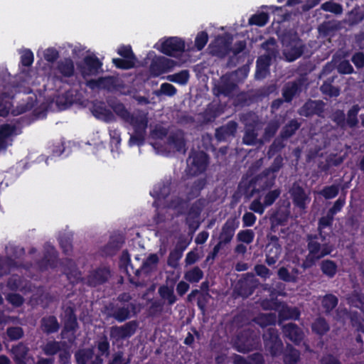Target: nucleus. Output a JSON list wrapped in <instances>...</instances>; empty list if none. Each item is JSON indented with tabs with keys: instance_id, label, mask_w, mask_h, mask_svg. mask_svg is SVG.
<instances>
[{
	"instance_id": "nucleus-1",
	"label": "nucleus",
	"mask_w": 364,
	"mask_h": 364,
	"mask_svg": "<svg viewBox=\"0 0 364 364\" xmlns=\"http://www.w3.org/2000/svg\"><path fill=\"white\" fill-rule=\"evenodd\" d=\"M325 239L321 232L319 234H308L306 235V248L308 255L304 259L301 267L308 269L316 265V262L331 254L334 247L332 245L321 242Z\"/></svg>"
},
{
	"instance_id": "nucleus-2",
	"label": "nucleus",
	"mask_w": 364,
	"mask_h": 364,
	"mask_svg": "<svg viewBox=\"0 0 364 364\" xmlns=\"http://www.w3.org/2000/svg\"><path fill=\"white\" fill-rule=\"evenodd\" d=\"M131 296L125 293L117 296V302H109L105 306V313L107 318L114 319L118 323H123L135 315L136 306L129 303Z\"/></svg>"
},
{
	"instance_id": "nucleus-3",
	"label": "nucleus",
	"mask_w": 364,
	"mask_h": 364,
	"mask_svg": "<svg viewBox=\"0 0 364 364\" xmlns=\"http://www.w3.org/2000/svg\"><path fill=\"white\" fill-rule=\"evenodd\" d=\"M259 345V336L250 328L240 331L234 342L235 348L243 353L257 349Z\"/></svg>"
},
{
	"instance_id": "nucleus-4",
	"label": "nucleus",
	"mask_w": 364,
	"mask_h": 364,
	"mask_svg": "<svg viewBox=\"0 0 364 364\" xmlns=\"http://www.w3.org/2000/svg\"><path fill=\"white\" fill-rule=\"evenodd\" d=\"M120 262L124 266L127 274L130 276L129 273L128 267H130L134 274L139 277L141 273H144L146 275L149 274L156 267L159 258L155 253L150 254L143 262L142 264L139 269L134 271V267L131 263L130 256L127 250H124L120 258Z\"/></svg>"
},
{
	"instance_id": "nucleus-5",
	"label": "nucleus",
	"mask_w": 364,
	"mask_h": 364,
	"mask_svg": "<svg viewBox=\"0 0 364 364\" xmlns=\"http://www.w3.org/2000/svg\"><path fill=\"white\" fill-rule=\"evenodd\" d=\"M209 162L208 155L203 151L191 150L187 159V172L192 176L204 173Z\"/></svg>"
},
{
	"instance_id": "nucleus-6",
	"label": "nucleus",
	"mask_w": 364,
	"mask_h": 364,
	"mask_svg": "<svg viewBox=\"0 0 364 364\" xmlns=\"http://www.w3.org/2000/svg\"><path fill=\"white\" fill-rule=\"evenodd\" d=\"M276 178L277 175H273L264 168L250 179L248 186L252 188V191L250 196L271 189L275 184Z\"/></svg>"
},
{
	"instance_id": "nucleus-7",
	"label": "nucleus",
	"mask_w": 364,
	"mask_h": 364,
	"mask_svg": "<svg viewBox=\"0 0 364 364\" xmlns=\"http://www.w3.org/2000/svg\"><path fill=\"white\" fill-rule=\"evenodd\" d=\"M160 41L161 44H156L154 48L167 56L176 57L185 50V41L181 38L168 37L161 39Z\"/></svg>"
},
{
	"instance_id": "nucleus-8",
	"label": "nucleus",
	"mask_w": 364,
	"mask_h": 364,
	"mask_svg": "<svg viewBox=\"0 0 364 364\" xmlns=\"http://www.w3.org/2000/svg\"><path fill=\"white\" fill-rule=\"evenodd\" d=\"M205 200L203 198L197 199L193 202L186 213L185 223L187 225L189 232L194 233L200 227V222L199 220L200 214L205 206Z\"/></svg>"
},
{
	"instance_id": "nucleus-9",
	"label": "nucleus",
	"mask_w": 364,
	"mask_h": 364,
	"mask_svg": "<svg viewBox=\"0 0 364 364\" xmlns=\"http://www.w3.org/2000/svg\"><path fill=\"white\" fill-rule=\"evenodd\" d=\"M264 348L273 357L280 355L283 351V343L275 328H269L263 334Z\"/></svg>"
},
{
	"instance_id": "nucleus-10",
	"label": "nucleus",
	"mask_w": 364,
	"mask_h": 364,
	"mask_svg": "<svg viewBox=\"0 0 364 364\" xmlns=\"http://www.w3.org/2000/svg\"><path fill=\"white\" fill-rule=\"evenodd\" d=\"M232 38L230 36H218L208 46L209 53L219 58H225L231 51Z\"/></svg>"
},
{
	"instance_id": "nucleus-11",
	"label": "nucleus",
	"mask_w": 364,
	"mask_h": 364,
	"mask_svg": "<svg viewBox=\"0 0 364 364\" xmlns=\"http://www.w3.org/2000/svg\"><path fill=\"white\" fill-rule=\"evenodd\" d=\"M139 328L136 320L129 321L122 326H113L110 328L109 336L116 342L131 338Z\"/></svg>"
},
{
	"instance_id": "nucleus-12",
	"label": "nucleus",
	"mask_w": 364,
	"mask_h": 364,
	"mask_svg": "<svg viewBox=\"0 0 364 364\" xmlns=\"http://www.w3.org/2000/svg\"><path fill=\"white\" fill-rule=\"evenodd\" d=\"M87 85L92 89L98 88L108 92L117 91L123 87L118 77L111 75L90 80L87 82Z\"/></svg>"
},
{
	"instance_id": "nucleus-13",
	"label": "nucleus",
	"mask_w": 364,
	"mask_h": 364,
	"mask_svg": "<svg viewBox=\"0 0 364 364\" xmlns=\"http://www.w3.org/2000/svg\"><path fill=\"white\" fill-rule=\"evenodd\" d=\"M306 46L296 33L289 36V41L285 50V57L289 62L299 58L304 53Z\"/></svg>"
},
{
	"instance_id": "nucleus-14",
	"label": "nucleus",
	"mask_w": 364,
	"mask_h": 364,
	"mask_svg": "<svg viewBox=\"0 0 364 364\" xmlns=\"http://www.w3.org/2000/svg\"><path fill=\"white\" fill-rule=\"evenodd\" d=\"M102 63L95 55H86L82 62L78 65L80 73L84 77L97 75L102 70Z\"/></svg>"
},
{
	"instance_id": "nucleus-15",
	"label": "nucleus",
	"mask_w": 364,
	"mask_h": 364,
	"mask_svg": "<svg viewBox=\"0 0 364 364\" xmlns=\"http://www.w3.org/2000/svg\"><path fill=\"white\" fill-rule=\"evenodd\" d=\"M111 277V271L108 267H99L90 272L87 277V286L97 287L108 282Z\"/></svg>"
},
{
	"instance_id": "nucleus-16",
	"label": "nucleus",
	"mask_w": 364,
	"mask_h": 364,
	"mask_svg": "<svg viewBox=\"0 0 364 364\" xmlns=\"http://www.w3.org/2000/svg\"><path fill=\"white\" fill-rule=\"evenodd\" d=\"M295 207L301 210L306 209L311 198L306 193L304 188L296 181L294 182L289 191Z\"/></svg>"
},
{
	"instance_id": "nucleus-17",
	"label": "nucleus",
	"mask_w": 364,
	"mask_h": 364,
	"mask_svg": "<svg viewBox=\"0 0 364 364\" xmlns=\"http://www.w3.org/2000/svg\"><path fill=\"white\" fill-rule=\"evenodd\" d=\"M176 63L164 56H158L154 58L150 65V72L154 76L170 72L176 66Z\"/></svg>"
},
{
	"instance_id": "nucleus-18",
	"label": "nucleus",
	"mask_w": 364,
	"mask_h": 364,
	"mask_svg": "<svg viewBox=\"0 0 364 364\" xmlns=\"http://www.w3.org/2000/svg\"><path fill=\"white\" fill-rule=\"evenodd\" d=\"M304 82V78L299 77L285 84L282 92L284 101L291 102L295 96L299 95L302 92Z\"/></svg>"
},
{
	"instance_id": "nucleus-19",
	"label": "nucleus",
	"mask_w": 364,
	"mask_h": 364,
	"mask_svg": "<svg viewBox=\"0 0 364 364\" xmlns=\"http://www.w3.org/2000/svg\"><path fill=\"white\" fill-rule=\"evenodd\" d=\"M325 103L322 100H308L301 107L299 114L306 117L314 115L322 116L324 112Z\"/></svg>"
},
{
	"instance_id": "nucleus-20",
	"label": "nucleus",
	"mask_w": 364,
	"mask_h": 364,
	"mask_svg": "<svg viewBox=\"0 0 364 364\" xmlns=\"http://www.w3.org/2000/svg\"><path fill=\"white\" fill-rule=\"evenodd\" d=\"M240 222L237 218H229L223 224L218 239L225 244L231 242L235 230L239 228Z\"/></svg>"
},
{
	"instance_id": "nucleus-21",
	"label": "nucleus",
	"mask_w": 364,
	"mask_h": 364,
	"mask_svg": "<svg viewBox=\"0 0 364 364\" xmlns=\"http://www.w3.org/2000/svg\"><path fill=\"white\" fill-rule=\"evenodd\" d=\"M238 124L231 120L215 129V136L218 141H226L235 136Z\"/></svg>"
},
{
	"instance_id": "nucleus-22",
	"label": "nucleus",
	"mask_w": 364,
	"mask_h": 364,
	"mask_svg": "<svg viewBox=\"0 0 364 364\" xmlns=\"http://www.w3.org/2000/svg\"><path fill=\"white\" fill-rule=\"evenodd\" d=\"M79 328L75 309L73 306H67L65 309L64 326L61 331L62 338L66 333H75Z\"/></svg>"
},
{
	"instance_id": "nucleus-23",
	"label": "nucleus",
	"mask_w": 364,
	"mask_h": 364,
	"mask_svg": "<svg viewBox=\"0 0 364 364\" xmlns=\"http://www.w3.org/2000/svg\"><path fill=\"white\" fill-rule=\"evenodd\" d=\"M282 331L284 336L295 345H299L304 339L302 329L294 323H289L283 326Z\"/></svg>"
},
{
	"instance_id": "nucleus-24",
	"label": "nucleus",
	"mask_w": 364,
	"mask_h": 364,
	"mask_svg": "<svg viewBox=\"0 0 364 364\" xmlns=\"http://www.w3.org/2000/svg\"><path fill=\"white\" fill-rule=\"evenodd\" d=\"M206 185L207 179L205 178H200L195 180L191 183L186 184V200L190 201L199 197L202 190L204 189Z\"/></svg>"
},
{
	"instance_id": "nucleus-25",
	"label": "nucleus",
	"mask_w": 364,
	"mask_h": 364,
	"mask_svg": "<svg viewBox=\"0 0 364 364\" xmlns=\"http://www.w3.org/2000/svg\"><path fill=\"white\" fill-rule=\"evenodd\" d=\"M167 143L172 146L178 152L185 153L186 151L185 134L181 129H177L171 132L167 138Z\"/></svg>"
},
{
	"instance_id": "nucleus-26",
	"label": "nucleus",
	"mask_w": 364,
	"mask_h": 364,
	"mask_svg": "<svg viewBox=\"0 0 364 364\" xmlns=\"http://www.w3.org/2000/svg\"><path fill=\"white\" fill-rule=\"evenodd\" d=\"M272 56L263 55L259 56L256 61L255 78L257 80L264 79L269 73Z\"/></svg>"
},
{
	"instance_id": "nucleus-27",
	"label": "nucleus",
	"mask_w": 364,
	"mask_h": 364,
	"mask_svg": "<svg viewBox=\"0 0 364 364\" xmlns=\"http://www.w3.org/2000/svg\"><path fill=\"white\" fill-rule=\"evenodd\" d=\"M41 330L46 335L57 333L60 325L55 316L48 315L43 316L40 321Z\"/></svg>"
},
{
	"instance_id": "nucleus-28",
	"label": "nucleus",
	"mask_w": 364,
	"mask_h": 364,
	"mask_svg": "<svg viewBox=\"0 0 364 364\" xmlns=\"http://www.w3.org/2000/svg\"><path fill=\"white\" fill-rule=\"evenodd\" d=\"M57 265L58 252L53 247L44 253L43 257L38 262V266L42 270H45L48 268L54 269Z\"/></svg>"
},
{
	"instance_id": "nucleus-29",
	"label": "nucleus",
	"mask_w": 364,
	"mask_h": 364,
	"mask_svg": "<svg viewBox=\"0 0 364 364\" xmlns=\"http://www.w3.org/2000/svg\"><path fill=\"white\" fill-rule=\"evenodd\" d=\"M171 193V183L168 181L161 182L154 186L152 191L150 192L151 196L155 198L153 205L155 206L156 200L166 199Z\"/></svg>"
},
{
	"instance_id": "nucleus-30",
	"label": "nucleus",
	"mask_w": 364,
	"mask_h": 364,
	"mask_svg": "<svg viewBox=\"0 0 364 364\" xmlns=\"http://www.w3.org/2000/svg\"><path fill=\"white\" fill-rule=\"evenodd\" d=\"M127 122L132 126L134 132H140L142 133L146 132L149 122L146 114H142L135 115L132 114Z\"/></svg>"
},
{
	"instance_id": "nucleus-31",
	"label": "nucleus",
	"mask_w": 364,
	"mask_h": 364,
	"mask_svg": "<svg viewBox=\"0 0 364 364\" xmlns=\"http://www.w3.org/2000/svg\"><path fill=\"white\" fill-rule=\"evenodd\" d=\"M56 70L62 77H73L75 74L74 63L70 58H64L57 63Z\"/></svg>"
},
{
	"instance_id": "nucleus-32",
	"label": "nucleus",
	"mask_w": 364,
	"mask_h": 364,
	"mask_svg": "<svg viewBox=\"0 0 364 364\" xmlns=\"http://www.w3.org/2000/svg\"><path fill=\"white\" fill-rule=\"evenodd\" d=\"M237 88V85L229 77H222L221 82L216 87V95L230 96Z\"/></svg>"
},
{
	"instance_id": "nucleus-33",
	"label": "nucleus",
	"mask_w": 364,
	"mask_h": 364,
	"mask_svg": "<svg viewBox=\"0 0 364 364\" xmlns=\"http://www.w3.org/2000/svg\"><path fill=\"white\" fill-rule=\"evenodd\" d=\"M28 348L23 343L14 346L11 353L14 355V360L16 364H26V360L28 353Z\"/></svg>"
},
{
	"instance_id": "nucleus-34",
	"label": "nucleus",
	"mask_w": 364,
	"mask_h": 364,
	"mask_svg": "<svg viewBox=\"0 0 364 364\" xmlns=\"http://www.w3.org/2000/svg\"><path fill=\"white\" fill-rule=\"evenodd\" d=\"M255 290L254 283L248 279L240 280L236 287L235 291L237 294L243 298H247L251 296Z\"/></svg>"
},
{
	"instance_id": "nucleus-35",
	"label": "nucleus",
	"mask_w": 364,
	"mask_h": 364,
	"mask_svg": "<svg viewBox=\"0 0 364 364\" xmlns=\"http://www.w3.org/2000/svg\"><path fill=\"white\" fill-rule=\"evenodd\" d=\"M301 123L296 119L289 120L282 129L279 133V137L282 139L287 140L300 128Z\"/></svg>"
},
{
	"instance_id": "nucleus-36",
	"label": "nucleus",
	"mask_w": 364,
	"mask_h": 364,
	"mask_svg": "<svg viewBox=\"0 0 364 364\" xmlns=\"http://www.w3.org/2000/svg\"><path fill=\"white\" fill-rule=\"evenodd\" d=\"M63 347H67L65 341L53 340L48 341L43 346L42 350L46 355L53 356L58 354Z\"/></svg>"
},
{
	"instance_id": "nucleus-37",
	"label": "nucleus",
	"mask_w": 364,
	"mask_h": 364,
	"mask_svg": "<svg viewBox=\"0 0 364 364\" xmlns=\"http://www.w3.org/2000/svg\"><path fill=\"white\" fill-rule=\"evenodd\" d=\"M268 243L266 245V255L279 257L282 253V245L277 235H268Z\"/></svg>"
},
{
	"instance_id": "nucleus-38",
	"label": "nucleus",
	"mask_w": 364,
	"mask_h": 364,
	"mask_svg": "<svg viewBox=\"0 0 364 364\" xmlns=\"http://www.w3.org/2000/svg\"><path fill=\"white\" fill-rule=\"evenodd\" d=\"M330 330V326L324 317L316 318L311 323V331L315 334L323 336Z\"/></svg>"
},
{
	"instance_id": "nucleus-39",
	"label": "nucleus",
	"mask_w": 364,
	"mask_h": 364,
	"mask_svg": "<svg viewBox=\"0 0 364 364\" xmlns=\"http://www.w3.org/2000/svg\"><path fill=\"white\" fill-rule=\"evenodd\" d=\"M124 243L122 236H112L108 243L105 246V252L109 255H114L119 251Z\"/></svg>"
},
{
	"instance_id": "nucleus-40",
	"label": "nucleus",
	"mask_w": 364,
	"mask_h": 364,
	"mask_svg": "<svg viewBox=\"0 0 364 364\" xmlns=\"http://www.w3.org/2000/svg\"><path fill=\"white\" fill-rule=\"evenodd\" d=\"M264 359L259 353H255L250 355L247 358L236 355L234 359V364H264Z\"/></svg>"
},
{
	"instance_id": "nucleus-41",
	"label": "nucleus",
	"mask_w": 364,
	"mask_h": 364,
	"mask_svg": "<svg viewBox=\"0 0 364 364\" xmlns=\"http://www.w3.org/2000/svg\"><path fill=\"white\" fill-rule=\"evenodd\" d=\"M158 293L162 299L166 300L168 304L172 306L177 301L174 294L173 286L161 285L159 287Z\"/></svg>"
},
{
	"instance_id": "nucleus-42",
	"label": "nucleus",
	"mask_w": 364,
	"mask_h": 364,
	"mask_svg": "<svg viewBox=\"0 0 364 364\" xmlns=\"http://www.w3.org/2000/svg\"><path fill=\"white\" fill-rule=\"evenodd\" d=\"M320 269L325 276L331 279L335 277L338 270V265L336 262L331 259H323L320 263Z\"/></svg>"
},
{
	"instance_id": "nucleus-43",
	"label": "nucleus",
	"mask_w": 364,
	"mask_h": 364,
	"mask_svg": "<svg viewBox=\"0 0 364 364\" xmlns=\"http://www.w3.org/2000/svg\"><path fill=\"white\" fill-rule=\"evenodd\" d=\"M300 311L296 307L283 306L279 311V318L280 321L289 319L297 320L299 318Z\"/></svg>"
},
{
	"instance_id": "nucleus-44",
	"label": "nucleus",
	"mask_w": 364,
	"mask_h": 364,
	"mask_svg": "<svg viewBox=\"0 0 364 364\" xmlns=\"http://www.w3.org/2000/svg\"><path fill=\"white\" fill-rule=\"evenodd\" d=\"M255 321L259 326L264 328L269 326L274 325L277 321L275 314H260L255 318Z\"/></svg>"
},
{
	"instance_id": "nucleus-45",
	"label": "nucleus",
	"mask_w": 364,
	"mask_h": 364,
	"mask_svg": "<svg viewBox=\"0 0 364 364\" xmlns=\"http://www.w3.org/2000/svg\"><path fill=\"white\" fill-rule=\"evenodd\" d=\"M364 19V11L360 7L353 8L348 14V23L350 26H355Z\"/></svg>"
},
{
	"instance_id": "nucleus-46",
	"label": "nucleus",
	"mask_w": 364,
	"mask_h": 364,
	"mask_svg": "<svg viewBox=\"0 0 364 364\" xmlns=\"http://www.w3.org/2000/svg\"><path fill=\"white\" fill-rule=\"evenodd\" d=\"M287 350L284 353L283 360L285 364H296L300 358V352L291 346H287Z\"/></svg>"
},
{
	"instance_id": "nucleus-47",
	"label": "nucleus",
	"mask_w": 364,
	"mask_h": 364,
	"mask_svg": "<svg viewBox=\"0 0 364 364\" xmlns=\"http://www.w3.org/2000/svg\"><path fill=\"white\" fill-rule=\"evenodd\" d=\"M321 92L330 97H337L340 95V89L332 85V80H326L320 87Z\"/></svg>"
},
{
	"instance_id": "nucleus-48",
	"label": "nucleus",
	"mask_w": 364,
	"mask_h": 364,
	"mask_svg": "<svg viewBox=\"0 0 364 364\" xmlns=\"http://www.w3.org/2000/svg\"><path fill=\"white\" fill-rule=\"evenodd\" d=\"M18 267L17 262L11 257H1L0 256V275L3 273L7 274L11 269Z\"/></svg>"
},
{
	"instance_id": "nucleus-49",
	"label": "nucleus",
	"mask_w": 364,
	"mask_h": 364,
	"mask_svg": "<svg viewBox=\"0 0 364 364\" xmlns=\"http://www.w3.org/2000/svg\"><path fill=\"white\" fill-rule=\"evenodd\" d=\"M61 265L64 269V273L67 274L68 277H70V276L76 277L80 274V272L77 270L75 262L72 259L65 258L63 259Z\"/></svg>"
},
{
	"instance_id": "nucleus-50",
	"label": "nucleus",
	"mask_w": 364,
	"mask_h": 364,
	"mask_svg": "<svg viewBox=\"0 0 364 364\" xmlns=\"http://www.w3.org/2000/svg\"><path fill=\"white\" fill-rule=\"evenodd\" d=\"M59 245L65 255H71L73 250V236L63 235L59 238Z\"/></svg>"
},
{
	"instance_id": "nucleus-51",
	"label": "nucleus",
	"mask_w": 364,
	"mask_h": 364,
	"mask_svg": "<svg viewBox=\"0 0 364 364\" xmlns=\"http://www.w3.org/2000/svg\"><path fill=\"white\" fill-rule=\"evenodd\" d=\"M338 303V298L332 294H326L321 300V305L326 313L333 311L337 306Z\"/></svg>"
},
{
	"instance_id": "nucleus-52",
	"label": "nucleus",
	"mask_w": 364,
	"mask_h": 364,
	"mask_svg": "<svg viewBox=\"0 0 364 364\" xmlns=\"http://www.w3.org/2000/svg\"><path fill=\"white\" fill-rule=\"evenodd\" d=\"M6 287L13 291H22L23 289L22 277L18 274H12L7 280Z\"/></svg>"
},
{
	"instance_id": "nucleus-53",
	"label": "nucleus",
	"mask_w": 364,
	"mask_h": 364,
	"mask_svg": "<svg viewBox=\"0 0 364 364\" xmlns=\"http://www.w3.org/2000/svg\"><path fill=\"white\" fill-rule=\"evenodd\" d=\"M189 77V71L188 70H183L178 73L168 75L167 79L172 82L179 85H186L188 82Z\"/></svg>"
},
{
	"instance_id": "nucleus-54",
	"label": "nucleus",
	"mask_w": 364,
	"mask_h": 364,
	"mask_svg": "<svg viewBox=\"0 0 364 364\" xmlns=\"http://www.w3.org/2000/svg\"><path fill=\"white\" fill-rule=\"evenodd\" d=\"M348 304L355 308L363 311L364 308V294L361 292L354 291L348 299Z\"/></svg>"
},
{
	"instance_id": "nucleus-55",
	"label": "nucleus",
	"mask_w": 364,
	"mask_h": 364,
	"mask_svg": "<svg viewBox=\"0 0 364 364\" xmlns=\"http://www.w3.org/2000/svg\"><path fill=\"white\" fill-rule=\"evenodd\" d=\"M203 272L198 267H194L186 272L184 278L191 283H197L203 279Z\"/></svg>"
},
{
	"instance_id": "nucleus-56",
	"label": "nucleus",
	"mask_w": 364,
	"mask_h": 364,
	"mask_svg": "<svg viewBox=\"0 0 364 364\" xmlns=\"http://www.w3.org/2000/svg\"><path fill=\"white\" fill-rule=\"evenodd\" d=\"M360 109V108L358 105H354L348 111L346 123L349 127L353 128L358 125V114Z\"/></svg>"
},
{
	"instance_id": "nucleus-57",
	"label": "nucleus",
	"mask_w": 364,
	"mask_h": 364,
	"mask_svg": "<svg viewBox=\"0 0 364 364\" xmlns=\"http://www.w3.org/2000/svg\"><path fill=\"white\" fill-rule=\"evenodd\" d=\"M284 140V139H282L279 136V138H277L273 141L272 144L269 146L267 153V156L268 159L274 157L277 154L279 153L282 150V149L285 146Z\"/></svg>"
},
{
	"instance_id": "nucleus-58",
	"label": "nucleus",
	"mask_w": 364,
	"mask_h": 364,
	"mask_svg": "<svg viewBox=\"0 0 364 364\" xmlns=\"http://www.w3.org/2000/svg\"><path fill=\"white\" fill-rule=\"evenodd\" d=\"M269 18V14L265 12H260L253 14L249 18L250 25H255L257 26H264L267 24Z\"/></svg>"
},
{
	"instance_id": "nucleus-59",
	"label": "nucleus",
	"mask_w": 364,
	"mask_h": 364,
	"mask_svg": "<svg viewBox=\"0 0 364 364\" xmlns=\"http://www.w3.org/2000/svg\"><path fill=\"white\" fill-rule=\"evenodd\" d=\"M99 356H108L109 355L110 345L107 336L103 335L97 343Z\"/></svg>"
},
{
	"instance_id": "nucleus-60",
	"label": "nucleus",
	"mask_w": 364,
	"mask_h": 364,
	"mask_svg": "<svg viewBox=\"0 0 364 364\" xmlns=\"http://www.w3.org/2000/svg\"><path fill=\"white\" fill-rule=\"evenodd\" d=\"M350 321L352 326L355 328L357 332L364 333L363 318L357 311L351 312Z\"/></svg>"
},
{
	"instance_id": "nucleus-61",
	"label": "nucleus",
	"mask_w": 364,
	"mask_h": 364,
	"mask_svg": "<svg viewBox=\"0 0 364 364\" xmlns=\"http://www.w3.org/2000/svg\"><path fill=\"white\" fill-rule=\"evenodd\" d=\"M211 296L208 292H203L200 291L197 297V306L203 315L206 313V306L209 302Z\"/></svg>"
},
{
	"instance_id": "nucleus-62",
	"label": "nucleus",
	"mask_w": 364,
	"mask_h": 364,
	"mask_svg": "<svg viewBox=\"0 0 364 364\" xmlns=\"http://www.w3.org/2000/svg\"><path fill=\"white\" fill-rule=\"evenodd\" d=\"M339 193V188L336 185L326 186L319 192L325 199H332L338 196Z\"/></svg>"
},
{
	"instance_id": "nucleus-63",
	"label": "nucleus",
	"mask_w": 364,
	"mask_h": 364,
	"mask_svg": "<svg viewBox=\"0 0 364 364\" xmlns=\"http://www.w3.org/2000/svg\"><path fill=\"white\" fill-rule=\"evenodd\" d=\"M269 191L264 196V203L267 207L272 205L277 199L280 196L282 191L279 188L274 190H268Z\"/></svg>"
},
{
	"instance_id": "nucleus-64",
	"label": "nucleus",
	"mask_w": 364,
	"mask_h": 364,
	"mask_svg": "<svg viewBox=\"0 0 364 364\" xmlns=\"http://www.w3.org/2000/svg\"><path fill=\"white\" fill-rule=\"evenodd\" d=\"M6 335L10 341H17L23 337L24 331L20 326H9L6 328Z\"/></svg>"
}]
</instances>
